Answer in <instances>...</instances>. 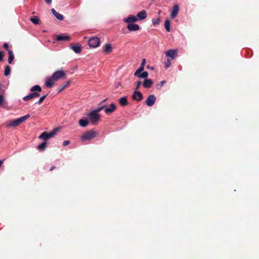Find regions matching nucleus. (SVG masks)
<instances>
[{
    "mask_svg": "<svg viewBox=\"0 0 259 259\" xmlns=\"http://www.w3.org/2000/svg\"><path fill=\"white\" fill-rule=\"evenodd\" d=\"M30 117L29 114L25 115L23 116H22L20 118L14 119L13 121H11L8 122L7 124V126L8 127H15L28 119Z\"/></svg>",
    "mask_w": 259,
    "mask_h": 259,
    "instance_id": "1",
    "label": "nucleus"
},
{
    "mask_svg": "<svg viewBox=\"0 0 259 259\" xmlns=\"http://www.w3.org/2000/svg\"><path fill=\"white\" fill-rule=\"evenodd\" d=\"M97 136V134L93 131H90L85 132L81 136L82 141H90L95 138Z\"/></svg>",
    "mask_w": 259,
    "mask_h": 259,
    "instance_id": "2",
    "label": "nucleus"
},
{
    "mask_svg": "<svg viewBox=\"0 0 259 259\" xmlns=\"http://www.w3.org/2000/svg\"><path fill=\"white\" fill-rule=\"evenodd\" d=\"M88 116L93 124H96L100 119V115L97 113H95V111H91L88 113Z\"/></svg>",
    "mask_w": 259,
    "mask_h": 259,
    "instance_id": "3",
    "label": "nucleus"
},
{
    "mask_svg": "<svg viewBox=\"0 0 259 259\" xmlns=\"http://www.w3.org/2000/svg\"><path fill=\"white\" fill-rule=\"evenodd\" d=\"M100 44V39L98 37L94 36L91 37L88 42L89 46L91 48H96L98 47Z\"/></svg>",
    "mask_w": 259,
    "mask_h": 259,
    "instance_id": "4",
    "label": "nucleus"
},
{
    "mask_svg": "<svg viewBox=\"0 0 259 259\" xmlns=\"http://www.w3.org/2000/svg\"><path fill=\"white\" fill-rule=\"evenodd\" d=\"M52 76L55 81H56L64 77L65 73L63 70H57L54 72Z\"/></svg>",
    "mask_w": 259,
    "mask_h": 259,
    "instance_id": "5",
    "label": "nucleus"
},
{
    "mask_svg": "<svg viewBox=\"0 0 259 259\" xmlns=\"http://www.w3.org/2000/svg\"><path fill=\"white\" fill-rule=\"evenodd\" d=\"M156 100V98L154 95H149L147 99L145 100V104L148 106H153Z\"/></svg>",
    "mask_w": 259,
    "mask_h": 259,
    "instance_id": "6",
    "label": "nucleus"
},
{
    "mask_svg": "<svg viewBox=\"0 0 259 259\" xmlns=\"http://www.w3.org/2000/svg\"><path fill=\"white\" fill-rule=\"evenodd\" d=\"M165 55L169 58L170 60H173L177 55V50L175 49L169 50L165 52Z\"/></svg>",
    "mask_w": 259,
    "mask_h": 259,
    "instance_id": "7",
    "label": "nucleus"
},
{
    "mask_svg": "<svg viewBox=\"0 0 259 259\" xmlns=\"http://www.w3.org/2000/svg\"><path fill=\"white\" fill-rule=\"evenodd\" d=\"M132 98L134 100L139 102L142 100L143 97L142 94L140 91H135Z\"/></svg>",
    "mask_w": 259,
    "mask_h": 259,
    "instance_id": "8",
    "label": "nucleus"
},
{
    "mask_svg": "<svg viewBox=\"0 0 259 259\" xmlns=\"http://www.w3.org/2000/svg\"><path fill=\"white\" fill-rule=\"evenodd\" d=\"M55 81V80L52 76L51 77H48L46 79L45 85L47 87L51 88L53 87Z\"/></svg>",
    "mask_w": 259,
    "mask_h": 259,
    "instance_id": "9",
    "label": "nucleus"
},
{
    "mask_svg": "<svg viewBox=\"0 0 259 259\" xmlns=\"http://www.w3.org/2000/svg\"><path fill=\"white\" fill-rule=\"evenodd\" d=\"M137 21V18L135 16L132 15L128 16L127 18L123 19V21L128 24L134 23Z\"/></svg>",
    "mask_w": 259,
    "mask_h": 259,
    "instance_id": "10",
    "label": "nucleus"
},
{
    "mask_svg": "<svg viewBox=\"0 0 259 259\" xmlns=\"http://www.w3.org/2000/svg\"><path fill=\"white\" fill-rule=\"evenodd\" d=\"M153 84V81L151 79H144L142 83V85L144 87V88L146 89H150L152 84Z\"/></svg>",
    "mask_w": 259,
    "mask_h": 259,
    "instance_id": "11",
    "label": "nucleus"
},
{
    "mask_svg": "<svg viewBox=\"0 0 259 259\" xmlns=\"http://www.w3.org/2000/svg\"><path fill=\"white\" fill-rule=\"evenodd\" d=\"M70 49L76 54H80L81 52V47L80 45H72L70 46Z\"/></svg>",
    "mask_w": 259,
    "mask_h": 259,
    "instance_id": "12",
    "label": "nucleus"
},
{
    "mask_svg": "<svg viewBox=\"0 0 259 259\" xmlns=\"http://www.w3.org/2000/svg\"><path fill=\"white\" fill-rule=\"evenodd\" d=\"M40 96L39 93H33L29 94L27 96H26L23 98V100L26 101L32 99V98L38 97Z\"/></svg>",
    "mask_w": 259,
    "mask_h": 259,
    "instance_id": "13",
    "label": "nucleus"
},
{
    "mask_svg": "<svg viewBox=\"0 0 259 259\" xmlns=\"http://www.w3.org/2000/svg\"><path fill=\"white\" fill-rule=\"evenodd\" d=\"M179 11V7L178 5H175L173 7L172 10L170 13V17L174 18L178 15Z\"/></svg>",
    "mask_w": 259,
    "mask_h": 259,
    "instance_id": "14",
    "label": "nucleus"
},
{
    "mask_svg": "<svg viewBox=\"0 0 259 259\" xmlns=\"http://www.w3.org/2000/svg\"><path fill=\"white\" fill-rule=\"evenodd\" d=\"M127 28L131 31H136L140 29L139 26L134 23L128 24Z\"/></svg>",
    "mask_w": 259,
    "mask_h": 259,
    "instance_id": "15",
    "label": "nucleus"
},
{
    "mask_svg": "<svg viewBox=\"0 0 259 259\" xmlns=\"http://www.w3.org/2000/svg\"><path fill=\"white\" fill-rule=\"evenodd\" d=\"M147 16V13L145 10H143L139 13L137 15L138 20H142L145 19Z\"/></svg>",
    "mask_w": 259,
    "mask_h": 259,
    "instance_id": "16",
    "label": "nucleus"
},
{
    "mask_svg": "<svg viewBox=\"0 0 259 259\" xmlns=\"http://www.w3.org/2000/svg\"><path fill=\"white\" fill-rule=\"evenodd\" d=\"M52 13L54 15V16L59 20L62 21L64 19V16L57 12L54 9L52 8L51 10Z\"/></svg>",
    "mask_w": 259,
    "mask_h": 259,
    "instance_id": "17",
    "label": "nucleus"
},
{
    "mask_svg": "<svg viewBox=\"0 0 259 259\" xmlns=\"http://www.w3.org/2000/svg\"><path fill=\"white\" fill-rule=\"evenodd\" d=\"M113 50L112 47L110 44H106L104 47L103 51L106 54H109Z\"/></svg>",
    "mask_w": 259,
    "mask_h": 259,
    "instance_id": "18",
    "label": "nucleus"
},
{
    "mask_svg": "<svg viewBox=\"0 0 259 259\" xmlns=\"http://www.w3.org/2000/svg\"><path fill=\"white\" fill-rule=\"evenodd\" d=\"M70 39V37L68 35H58L56 37L57 41H68Z\"/></svg>",
    "mask_w": 259,
    "mask_h": 259,
    "instance_id": "19",
    "label": "nucleus"
},
{
    "mask_svg": "<svg viewBox=\"0 0 259 259\" xmlns=\"http://www.w3.org/2000/svg\"><path fill=\"white\" fill-rule=\"evenodd\" d=\"M115 108V105L114 104L112 103L109 107L106 108L105 109V112L106 114H110L114 111Z\"/></svg>",
    "mask_w": 259,
    "mask_h": 259,
    "instance_id": "20",
    "label": "nucleus"
},
{
    "mask_svg": "<svg viewBox=\"0 0 259 259\" xmlns=\"http://www.w3.org/2000/svg\"><path fill=\"white\" fill-rule=\"evenodd\" d=\"M119 104L122 106H125L127 105V100L125 97H123L119 99Z\"/></svg>",
    "mask_w": 259,
    "mask_h": 259,
    "instance_id": "21",
    "label": "nucleus"
},
{
    "mask_svg": "<svg viewBox=\"0 0 259 259\" xmlns=\"http://www.w3.org/2000/svg\"><path fill=\"white\" fill-rule=\"evenodd\" d=\"M30 91L31 92H35L34 93H39L41 91V88L39 85H35L31 88Z\"/></svg>",
    "mask_w": 259,
    "mask_h": 259,
    "instance_id": "22",
    "label": "nucleus"
},
{
    "mask_svg": "<svg viewBox=\"0 0 259 259\" xmlns=\"http://www.w3.org/2000/svg\"><path fill=\"white\" fill-rule=\"evenodd\" d=\"M9 55L8 62L9 64H11L14 59V55L12 50H8Z\"/></svg>",
    "mask_w": 259,
    "mask_h": 259,
    "instance_id": "23",
    "label": "nucleus"
},
{
    "mask_svg": "<svg viewBox=\"0 0 259 259\" xmlns=\"http://www.w3.org/2000/svg\"><path fill=\"white\" fill-rule=\"evenodd\" d=\"M89 124V121L85 119H81L79 120V124L81 127H85Z\"/></svg>",
    "mask_w": 259,
    "mask_h": 259,
    "instance_id": "24",
    "label": "nucleus"
},
{
    "mask_svg": "<svg viewBox=\"0 0 259 259\" xmlns=\"http://www.w3.org/2000/svg\"><path fill=\"white\" fill-rule=\"evenodd\" d=\"M137 76L139 78L146 79H147V78L148 76V73L147 71H144Z\"/></svg>",
    "mask_w": 259,
    "mask_h": 259,
    "instance_id": "25",
    "label": "nucleus"
},
{
    "mask_svg": "<svg viewBox=\"0 0 259 259\" xmlns=\"http://www.w3.org/2000/svg\"><path fill=\"white\" fill-rule=\"evenodd\" d=\"M38 138L40 139H42L43 140H45V141H46L48 139H49L48 138V132H43L39 137H38Z\"/></svg>",
    "mask_w": 259,
    "mask_h": 259,
    "instance_id": "26",
    "label": "nucleus"
},
{
    "mask_svg": "<svg viewBox=\"0 0 259 259\" xmlns=\"http://www.w3.org/2000/svg\"><path fill=\"white\" fill-rule=\"evenodd\" d=\"M170 21L168 19L166 20L164 22V27H165L166 30L167 32H169L170 30Z\"/></svg>",
    "mask_w": 259,
    "mask_h": 259,
    "instance_id": "27",
    "label": "nucleus"
},
{
    "mask_svg": "<svg viewBox=\"0 0 259 259\" xmlns=\"http://www.w3.org/2000/svg\"><path fill=\"white\" fill-rule=\"evenodd\" d=\"M47 147V143L46 142L41 143L40 144L37 146V148L40 150L44 151Z\"/></svg>",
    "mask_w": 259,
    "mask_h": 259,
    "instance_id": "28",
    "label": "nucleus"
},
{
    "mask_svg": "<svg viewBox=\"0 0 259 259\" xmlns=\"http://www.w3.org/2000/svg\"><path fill=\"white\" fill-rule=\"evenodd\" d=\"M30 20L34 24H38L39 23V18L37 16L30 18Z\"/></svg>",
    "mask_w": 259,
    "mask_h": 259,
    "instance_id": "29",
    "label": "nucleus"
},
{
    "mask_svg": "<svg viewBox=\"0 0 259 259\" xmlns=\"http://www.w3.org/2000/svg\"><path fill=\"white\" fill-rule=\"evenodd\" d=\"M144 69V67L143 66H140L134 73V75L137 76L139 74H140Z\"/></svg>",
    "mask_w": 259,
    "mask_h": 259,
    "instance_id": "30",
    "label": "nucleus"
},
{
    "mask_svg": "<svg viewBox=\"0 0 259 259\" xmlns=\"http://www.w3.org/2000/svg\"><path fill=\"white\" fill-rule=\"evenodd\" d=\"M11 67L9 65H7L5 69V75L7 76L10 74Z\"/></svg>",
    "mask_w": 259,
    "mask_h": 259,
    "instance_id": "31",
    "label": "nucleus"
},
{
    "mask_svg": "<svg viewBox=\"0 0 259 259\" xmlns=\"http://www.w3.org/2000/svg\"><path fill=\"white\" fill-rule=\"evenodd\" d=\"M57 131V129L56 128L52 131L51 132L48 133V138L50 139L53 137L56 134Z\"/></svg>",
    "mask_w": 259,
    "mask_h": 259,
    "instance_id": "32",
    "label": "nucleus"
},
{
    "mask_svg": "<svg viewBox=\"0 0 259 259\" xmlns=\"http://www.w3.org/2000/svg\"><path fill=\"white\" fill-rule=\"evenodd\" d=\"M166 83V81L165 80H162L161 81H160V82L158 83L156 85V87L157 89H160L161 88V87L164 85V84H165Z\"/></svg>",
    "mask_w": 259,
    "mask_h": 259,
    "instance_id": "33",
    "label": "nucleus"
},
{
    "mask_svg": "<svg viewBox=\"0 0 259 259\" xmlns=\"http://www.w3.org/2000/svg\"><path fill=\"white\" fill-rule=\"evenodd\" d=\"M105 107V105H103V106H101L100 107H98L96 108L95 110H92V111H95V113H98V112H99L103 108H104Z\"/></svg>",
    "mask_w": 259,
    "mask_h": 259,
    "instance_id": "34",
    "label": "nucleus"
},
{
    "mask_svg": "<svg viewBox=\"0 0 259 259\" xmlns=\"http://www.w3.org/2000/svg\"><path fill=\"white\" fill-rule=\"evenodd\" d=\"M164 65L166 68L169 67L171 65V60L168 58L166 61L164 62Z\"/></svg>",
    "mask_w": 259,
    "mask_h": 259,
    "instance_id": "35",
    "label": "nucleus"
},
{
    "mask_svg": "<svg viewBox=\"0 0 259 259\" xmlns=\"http://www.w3.org/2000/svg\"><path fill=\"white\" fill-rule=\"evenodd\" d=\"M47 96V94L39 98V100L36 103V104H40L42 103V102L44 100V99L46 98Z\"/></svg>",
    "mask_w": 259,
    "mask_h": 259,
    "instance_id": "36",
    "label": "nucleus"
},
{
    "mask_svg": "<svg viewBox=\"0 0 259 259\" xmlns=\"http://www.w3.org/2000/svg\"><path fill=\"white\" fill-rule=\"evenodd\" d=\"M5 102V99L2 95H0V106H2Z\"/></svg>",
    "mask_w": 259,
    "mask_h": 259,
    "instance_id": "37",
    "label": "nucleus"
},
{
    "mask_svg": "<svg viewBox=\"0 0 259 259\" xmlns=\"http://www.w3.org/2000/svg\"><path fill=\"white\" fill-rule=\"evenodd\" d=\"M141 83L142 82L140 80H139L136 82V87L135 88V91H137L139 89L141 84Z\"/></svg>",
    "mask_w": 259,
    "mask_h": 259,
    "instance_id": "38",
    "label": "nucleus"
},
{
    "mask_svg": "<svg viewBox=\"0 0 259 259\" xmlns=\"http://www.w3.org/2000/svg\"><path fill=\"white\" fill-rule=\"evenodd\" d=\"M69 143H70L69 141H68V140L64 141L63 143V146H66L68 145Z\"/></svg>",
    "mask_w": 259,
    "mask_h": 259,
    "instance_id": "39",
    "label": "nucleus"
},
{
    "mask_svg": "<svg viewBox=\"0 0 259 259\" xmlns=\"http://www.w3.org/2000/svg\"><path fill=\"white\" fill-rule=\"evenodd\" d=\"M67 87V85H64L63 86H61L60 87V88L59 89V92H60L61 91H62L63 90H64L65 88Z\"/></svg>",
    "mask_w": 259,
    "mask_h": 259,
    "instance_id": "40",
    "label": "nucleus"
},
{
    "mask_svg": "<svg viewBox=\"0 0 259 259\" xmlns=\"http://www.w3.org/2000/svg\"><path fill=\"white\" fill-rule=\"evenodd\" d=\"M4 58V54L2 51H0V61H2Z\"/></svg>",
    "mask_w": 259,
    "mask_h": 259,
    "instance_id": "41",
    "label": "nucleus"
},
{
    "mask_svg": "<svg viewBox=\"0 0 259 259\" xmlns=\"http://www.w3.org/2000/svg\"><path fill=\"white\" fill-rule=\"evenodd\" d=\"M145 62H146V60L145 59H143L142 61V63H141V66H143L144 67L145 66Z\"/></svg>",
    "mask_w": 259,
    "mask_h": 259,
    "instance_id": "42",
    "label": "nucleus"
},
{
    "mask_svg": "<svg viewBox=\"0 0 259 259\" xmlns=\"http://www.w3.org/2000/svg\"><path fill=\"white\" fill-rule=\"evenodd\" d=\"M4 47L5 48V49L7 50H8V47H9V45L7 43V42H5L4 44Z\"/></svg>",
    "mask_w": 259,
    "mask_h": 259,
    "instance_id": "43",
    "label": "nucleus"
},
{
    "mask_svg": "<svg viewBox=\"0 0 259 259\" xmlns=\"http://www.w3.org/2000/svg\"><path fill=\"white\" fill-rule=\"evenodd\" d=\"M2 84L0 83V94L3 93L5 92L4 90L2 89Z\"/></svg>",
    "mask_w": 259,
    "mask_h": 259,
    "instance_id": "44",
    "label": "nucleus"
},
{
    "mask_svg": "<svg viewBox=\"0 0 259 259\" xmlns=\"http://www.w3.org/2000/svg\"><path fill=\"white\" fill-rule=\"evenodd\" d=\"M45 1L48 5H50L52 3V0H45Z\"/></svg>",
    "mask_w": 259,
    "mask_h": 259,
    "instance_id": "45",
    "label": "nucleus"
},
{
    "mask_svg": "<svg viewBox=\"0 0 259 259\" xmlns=\"http://www.w3.org/2000/svg\"><path fill=\"white\" fill-rule=\"evenodd\" d=\"M159 20H156L155 21H153V25L158 24L159 23Z\"/></svg>",
    "mask_w": 259,
    "mask_h": 259,
    "instance_id": "46",
    "label": "nucleus"
},
{
    "mask_svg": "<svg viewBox=\"0 0 259 259\" xmlns=\"http://www.w3.org/2000/svg\"><path fill=\"white\" fill-rule=\"evenodd\" d=\"M55 168V166H53L51 167V169H50V171H52L53 170L54 168Z\"/></svg>",
    "mask_w": 259,
    "mask_h": 259,
    "instance_id": "47",
    "label": "nucleus"
},
{
    "mask_svg": "<svg viewBox=\"0 0 259 259\" xmlns=\"http://www.w3.org/2000/svg\"><path fill=\"white\" fill-rule=\"evenodd\" d=\"M106 100H107V99H104V100H103V101L101 102V104H102L103 103L105 102Z\"/></svg>",
    "mask_w": 259,
    "mask_h": 259,
    "instance_id": "48",
    "label": "nucleus"
},
{
    "mask_svg": "<svg viewBox=\"0 0 259 259\" xmlns=\"http://www.w3.org/2000/svg\"><path fill=\"white\" fill-rule=\"evenodd\" d=\"M70 83V81H68L66 82V83L65 85H67V87L68 85V84Z\"/></svg>",
    "mask_w": 259,
    "mask_h": 259,
    "instance_id": "49",
    "label": "nucleus"
}]
</instances>
